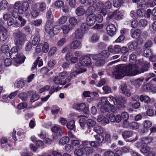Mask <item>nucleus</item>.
Here are the masks:
<instances>
[{"mask_svg": "<svg viewBox=\"0 0 156 156\" xmlns=\"http://www.w3.org/2000/svg\"><path fill=\"white\" fill-rule=\"evenodd\" d=\"M147 70V69L143 68L140 70L138 67L134 64H120L116 66L113 75L116 79H120L125 76H135Z\"/></svg>", "mask_w": 156, "mask_h": 156, "instance_id": "f257e3e1", "label": "nucleus"}, {"mask_svg": "<svg viewBox=\"0 0 156 156\" xmlns=\"http://www.w3.org/2000/svg\"><path fill=\"white\" fill-rule=\"evenodd\" d=\"M9 56L12 59H15L14 65L16 66L23 62L25 57L22 53H19L17 48L13 47L11 48L9 52Z\"/></svg>", "mask_w": 156, "mask_h": 156, "instance_id": "f03ea898", "label": "nucleus"}, {"mask_svg": "<svg viewBox=\"0 0 156 156\" xmlns=\"http://www.w3.org/2000/svg\"><path fill=\"white\" fill-rule=\"evenodd\" d=\"M29 6L28 2H23L21 3L19 1L15 2L13 6V8L17 10L19 14H22L27 10Z\"/></svg>", "mask_w": 156, "mask_h": 156, "instance_id": "7ed1b4c3", "label": "nucleus"}, {"mask_svg": "<svg viewBox=\"0 0 156 156\" xmlns=\"http://www.w3.org/2000/svg\"><path fill=\"white\" fill-rule=\"evenodd\" d=\"M15 39V42L17 47L19 45L21 46L25 40L26 36L22 32L17 31L13 34Z\"/></svg>", "mask_w": 156, "mask_h": 156, "instance_id": "20e7f679", "label": "nucleus"}, {"mask_svg": "<svg viewBox=\"0 0 156 156\" xmlns=\"http://www.w3.org/2000/svg\"><path fill=\"white\" fill-rule=\"evenodd\" d=\"M80 65L84 67H90L92 65L91 60L90 58V54H87L82 56L79 60Z\"/></svg>", "mask_w": 156, "mask_h": 156, "instance_id": "39448f33", "label": "nucleus"}, {"mask_svg": "<svg viewBox=\"0 0 156 156\" xmlns=\"http://www.w3.org/2000/svg\"><path fill=\"white\" fill-rule=\"evenodd\" d=\"M75 68L77 70L76 71L71 73L69 75L70 77L72 79L75 78L77 74L84 72L86 70L85 69L83 68L79 64H76Z\"/></svg>", "mask_w": 156, "mask_h": 156, "instance_id": "423d86ee", "label": "nucleus"}, {"mask_svg": "<svg viewBox=\"0 0 156 156\" xmlns=\"http://www.w3.org/2000/svg\"><path fill=\"white\" fill-rule=\"evenodd\" d=\"M127 100L126 98L120 96L117 97L115 104L117 105L118 109H120L122 108H125V104Z\"/></svg>", "mask_w": 156, "mask_h": 156, "instance_id": "0eeeda50", "label": "nucleus"}, {"mask_svg": "<svg viewBox=\"0 0 156 156\" xmlns=\"http://www.w3.org/2000/svg\"><path fill=\"white\" fill-rule=\"evenodd\" d=\"M95 138V141H91V146L94 147L98 146L99 144L101 143L104 141V137L102 135L97 134L94 136Z\"/></svg>", "mask_w": 156, "mask_h": 156, "instance_id": "6e6552de", "label": "nucleus"}, {"mask_svg": "<svg viewBox=\"0 0 156 156\" xmlns=\"http://www.w3.org/2000/svg\"><path fill=\"white\" fill-rule=\"evenodd\" d=\"M96 17L95 14H91L90 15L87 16L86 22L88 26H91L95 23Z\"/></svg>", "mask_w": 156, "mask_h": 156, "instance_id": "1a4fd4ad", "label": "nucleus"}, {"mask_svg": "<svg viewBox=\"0 0 156 156\" xmlns=\"http://www.w3.org/2000/svg\"><path fill=\"white\" fill-rule=\"evenodd\" d=\"M131 37L134 39H137L138 41L140 40V41L143 42V40L141 38V32L139 29H137L134 31L131 30Z\"/></svg>", "mask_w": 156, "mask_h": 156, "instance_id": "9d476101", "label": "nucleus"}, {"mask_svg": "<svg viewBox=\"0 0 156 156\" xmlns=\"http://www.w3.org/2000/svg\"><path fill=\"white\" fill-rule=\"evenodd\" d=\"M108 34L111 36H112L115 34L116 31L115 26L112 24H109L106 27Z\"/></svg>", "mask_w": 156, "mask_h": 156, "instance_id": "9b49d317", "label": "nucleus"}, {"mask_svg": "<svg viewBox=\"0 0 156 156\" xmlns=\"http://www.w3.org/2000/svg\"><path fill=\"white\" fill-rule=\"evenodd\" d=\"M81 42L78 40H75L73 41L69 45V48L71 49H76L81 47Z\"/></svg>", "mask_w": 156, "mask_h": 156, "instance_id": "f8f14e48", "label": "nucleus"}, {"mask_svg": "<svg viewBox=\"0 0 156 156\" xmlns=\"http://www.w3.org/2000/svg\"><path fill=\"white\" fill-rule=\"evenodd\" d=\"M109 51L113 54L119 53L120 51V46L119 45H111L108 48Z\"/></svg>", "mask_w": 156, "mask_h": 156, "instance_id": "ddd939ff", "label": "nucleus"}, {"mask_svg": "<svg viewBox=\"0 0 156 156\" xmlns=\"http://www.w3.org/2000/svg\"><path fill=\"white\" fill-rule=\"evenodd\" d=\"M120 89L122 91V93L125 96L129 97L130 96V93L128 88V86L125 83H122L120 85Z\"/></svg>", "mask_w": 156, "mask_h": 156, "instance_id": "4468645a", "label": "nucleus"}, {"mask_svg": "<svg viewBox=\"0 0 156 156\" xmlns=\"http://www.w3.org/2000/svg\"><path fill=\"white\" fill-rule=\"evenodd\" d=\"M51 130L58 136H62L63 134L61 126H53L51 128Z\"/></svg>", "mask_w": 156, "mask_h": 156, "instance_id": "2eb2a0df", "label": "nucleus"}, {"mask_svg": "<svg viewBox=\"0 0 156 156\" xmlns=\"http://www.w3.org/2000/svg\"><path fill=\"white\" fill-rule=\"evenodd\" d=\"M104 4L101 2H98L96 5V9L97 11H100L102 13L105 14L106 12V9L104 8Z\"/></svg>", "mask_w": 156, "mask_h": 156, "instance_id": "dca6fc26", "label": "nucleus"}, {"mask_svg": "<svg viewBox=\"0 0 156 156\" xmlns=\"http://www.w3.org/2000/svg\"><path fill=\"white\" fill-rule=\"evenodd\" d=\"M3 27L0 26V41H3L7 38V34L5 30H3Z\"/></svg>", "mask_w": 156, "mask_h": 156, "instance_id": "f3484780", "label": "nucleus"}, {"mask_svg": "<svg viewBox=\"0 0 156 156\" xmlns=\"http://www.w3.org/2000/svg\"><path fill=\"white\" fill-rule=\"evenodd\" d=\"M133 133L131 130H126L122 133V135L123 138L125 139L132 136L134 134Z\"/></svg>", "mask_w": 156, "mask_h": 156, "instance_id": "a211bd4d", "label": "nucleus"}, {"mask_svg": "<svg viewBox=\"0 0 156 156\" xmlns=\"http://www.w3.org/2000/svg\"><path fill=\"white\" fill-rule=\"evenodd\" d=\"M91 141H89L87 140L82 141L79 146H78V148L84 150L85 148L89 147L88 146V145H90L91 146Z\"/></svg>", "mask_w": 156, "mask_h": 156, "instance_id": "6ab92c4d", "label": "nucleus"}, {"mask_svg": "<svg viewBox=\"0 0 156 156\" xmlns=\"http://www.w3.org/2000/svg\"><path fill=\"white\" fill-rule=\"evenodd\" d=\"M144 78L143 77H141L137 79H135L132 81L133 84L137 87H139L142 84Z\"/></svg>", "mask_w": 156, "mask_h": 156, "instance_id": "aec40b11", "label": "nucleus"}, {"mask_svg": "<svg viewBox=\"0 0 156 156\" xmlns=\"http://www.w3.org/2000/svg\"><path fill=\"white\" fill-rule=\"evenodd\" d=\"M69 21V25L73 29L74 28L75 26L78 23L77 19L74 17L70 18Z\"/></svg>", "mask_w": 156, "mask_h": 156, "instance_id": "412c9836", "label": "nucleus"}, {"mask_svg": "<svg viewBox=\"0 0 156 156\" xmlns=\"http://www.w3.org/2000/svg\"><path fill=\"white\" fill-rule=\"evenodd\" d=\"M40 57H38V58L36 60L35 62H34L33 64V65L31 67V70H34V69H35L38 63L39 67H40L42 66L43 65V61L42 59H39L40 58Z\"/></svg>", "mask_w": 156, "mask_h": 156, "instance_id": "4be33fe9", "label": "nucleus"}, {"mask_svg": "<svg viewBox=\"0 0 156 156\" xmlns=\"http://www.w3.org/2000/svg\"><path fill=\"white\" fill-rule=\"evenodd\" d=\"M74 34L75 37L77 39H80L83 37V33L78 28L75 30Z\"/></svg>", "mask_w": 156, "mask_h": 156, "instance_id": "5701e85b", "label": "nucleus"}, {"mask_svg": "<svg viewBox=\"0 0 156 156\" xmlns=\"http://www.w3.org/2000/svg\"><path fill=\"white\" fill-rule=\"evenodd\" d=\"M98 122H101L102 123H108L109 122L108 119L102 115H100L98 117Z\"/></svg>", "mask_w": 156, "mask_h": 156, "instance_id": "b1692460", "label": "nucleus"}, {"mask_svg": "<svg viewBox=\"0 0 156 156\" xmlns=\"http://www.w3.org/2000/svg\"><path fill=\"white\" fill-rule=\"evenodd\" d=\"M86 13V10L82 6H80L76 9L75 13L77 16H83Z\"/></svg>", "mask_w": 156, "mask_h": 156, "instance_id": "393cba45", "label": "nucleus"}, {"mask_svg": "<svg viewBox=\"0 0 156 156\" xmlns=\"http://www.w3.org/2000/svg\"><path fill=\"white\" fill-rule=\"evenodd\" d=\"M128 47L129 49L132 51L136 49L138 46V43L136 41H131L128 44Z\"/></svg>", "mask_w": 156, "mask_h": 156, "instance_id": "a878e982", "label": "nucleus"}, {"mask_svg": "<svg viewBox=\"0 0 156 156\" xmlns=\"http://www.w3.org/2000/svg\"><path fill=\"white\" fill-rule=\"evenodd\" d=\"M95 11V8L94 6H89L86 11V15H90L91 14H95L94 12Z\"/></svg>", "mask_w": 156, "mask_h": 156, "instance_id": "bb28decb", "label": "nucleus"}, {"mask_svg": "<svg viewBox=\"0 0 156 156\" xmlns=\"http://www.w3.org/2000/svg\"><path fill=\"white\" fill-rule=\"evenodd\" d=\"M63 33L64 34H67L69 31L73 29L69 25H64L62 27Z\"/></svg>", "mask_w": 156, "mask_h": 156, "instance_id": "cd10ccee", "label": "nucleus"}, {"mask_svg": "<svg viewBox=\"0 0 156 156\" xmlns=\"http://www.w3.org/2000/svg\"><path fill=\"white\" fill-rule=\"evenodd\" d=\"M110 104H103L101 106L100 110L101 112L105 113L109 111Z\"/></svg>", "mask_w": 156, "mask_h": 156, "instance_id": "c85d7f7f", "label": "nucleus"}, {"mask_svg": "<svg viewBox=\"0 0 156 156\" xmlns=\"http://www.w3.org/2000/svg\"><path fill=\"white\" fill-rule=\"evenodd\" d=\"M140 100L141 102L144 101L146 104H148L151 101L149 97L147 96L141 95L140 97Z\"/></svg>", "mask_w": 156, "mask_h": 156, "instance_id": "c756f323", "label": "nucleus"}, {"mask_svg": "<svg viewBox=\"0 0 156 156\" xmlns=\"http://www.w3.org/2000/svg\"><path fill=\"white\" fill-rule=\"evenodd\" d=\"M69 137L67 136H64L60 139L59 143L60 144L63 145L69 143Z\"/></svg>", "mask_w": 156, "mask_h": 156, "instance_id": "7c9ffc66", "label": "nucleus"}, {"mask_svg": "<svg viewBox=\"0 0 156 156\" xmlns=\"http://www.w3.org/2000/svg\"><path fill=\"white\" fill-rule=\"evenodd\" d=\"M93 130L98 134H101L103 132L102 127L101 126L98 125L95 126L93 128Z\"/></svg>", "mask_w": 156, "mask_h": 156, "instance_id": "2f4dec72", "label": "nucleus"}, {"mask_svg": "<svg viewBox=\"0 0 156 156\" xmlns=\"http://www.w3.org/2000/svg\"><path fill=\"white\" fill-rule=\"evenodd\" d=\"M8 5V3L6 0H2L0 3V8L2 9H6Z\"/></svg>", "mask_w": 156, "mask_h": 156, "instance_id": "473e14b6", "label": "nucleus"}, {"mask_svg": "<svg viewBox=\"0 0 156 156\" xmlns=\"http://www.w3.org/2000/svg\"><path fill=\"white\" fill-rule=\"evenodd\" d=\"M124 12L123 11H117L115 14V18L116 20H120L123 17Z\"/></svg>", "mask_w": 156, "mask_h": 156, "instance_id": "72a5a7b5", "label": "nucleus"}, {"mask_svg": "<svg viewBox=\"0 0 156 156\" xmlns=\"http://www.w3.org/2000/svg\"><path fill=\"white\" fill-rule=\"evenodd\" d=\"M67 128L69 130H72L75 128V122L73 120H72L68 122L66 124Z\"/></svg>", "mask_w": 156, "mask_h": 156, "instance_id": "f704fd0d", "label": "nucleus"}, {"mask_svg": "<svg viewBox=\"0 0 156 156\" xmlns=\"http://www.w3.org/2000/svg\"><path fill=\"white\" fill-rule=\"evenodd\" d=\"M153 138L151 137H144L141 139V141L142 143L145 144H148L152 142Z\"/></svg>", "mask_w": 156, "mask_h": 156, "instance_id": "c9c22d12", "label": "nucleus"}, {"mask_svg": "<svg viewBox=\"0 0 156 156\" xmlns=\"http://www.w3.org/2000/svg\"><path fill=\"white\" fill-rule=\"evenodd\" d=\"M53 80L54 83L56 84H63L62 81L60 79V77L58 76H55L53 79Z\"/></svg>", "mask_w": 156, "mask_h": 156, "instance_id": "e433bc0d", "label": "nucleus"}, {"mask_svg": "<svg viewBox=\"0 0 156 156\" xmlns=\"http://www.w3.org/2000/svg\"><path fill=\"white\" fill-rule=\"evenodd\" d=\"M85 154L87 155H90L93 153V149L91 147H89L84 150Z\"/></svg>", "mask_w": 156, "mask_h": 156, "instance_id": "4c0bfd02", "label": "nucleus"}, {"mask_svg": "<svg viewBox=\"0 0 156 156\" xmlns=\"http://www.w3.org/2000/svg\"><path fill=\"white\" fill-rule=\"evenodd\" d=\"M123 0H113V5L115 7H120L122 4Z\"/></svg>", "mask_w": 156, "mask_h": 156, "instance_id": "58836bf2", "label": "nucleus"}, {"mask_svg": "<svg viewBox=\"0 0 156 156\" xmlns=\"http://www.w3.org/2000/svg\"><path fill=\"white\" fill-rule=\"evenodd\" d=\"M139 127V124L138 123L135 122H130L129 128L135 130L138 129Z\"/></svg>", "mask_w": 156, "mask_h": 156, "instance_id": "ea45409f", "label": "nucleus"}, {"mask_svg": "<svg viewBox=\"0 0 156 156\" xmlns=\"http://www.w3.org/2000/svg\"><path fill=\"white\" fill-rule=\"evenodd\" d=\"M144 55L147 57H150L152 55V52L151 50L149 48H146L143 51Z\"/></svg>", "mask_w": 156, "mask_h": 156, "instance_id": "a19ab883", "label": "nucleus"}, {"mask_svg": "<svg viewBox=\"0 0 156 156\" xmlns=\"http://www.w3.org/2000/svg\"><path fill=\"white\" fill-rule=\"evenodd\" d=\"M103 104H110L106 97H102L101 98V101L98 103V105L99 106V105H103Z\"/></svg>", "mask_w": 156, "mask_h": 156, "instance_id": "79ce46f5", "label": "nucleus"}, {"mask_svg": "<svg viewBox=\"0 0 156 156\" xmlns=\"http://www.w3.org/2000/svg\"><path fill=\"white\" fill-rule=\"evenodd\" d=\"M80 110H83V112L85 113H87L88 112V108L86 107L85 104L82 103L80 104Z\"/></svg>", "mask_w": 156, "mask_h": 156, "instance_id": "37998d69", "label": "nucleus"}, {"mask_svg": "<svg viewBox=\"0 0 156 156\" xmlns=\"http://www.w3.org/2000/svg\"><path fill=\"white\" fill-rule=\"evenodd\" d=\"M150 148L148 146L145 145L141 147L140 149V151L143 153L145 154L150 151Z\"/></svg>", "mask_w": 156, "mask_h": 156, "instance_id": "c03bdc74", "label": "nucleus"}, {"mask_svg": "<svg viewBox=\"0 0 156 156\" xmlns=\"http://www.w3.org/2000/svg\"><path fill=\"white\" fill-rule=\"evenodd\" d=\"M40 38L39 36H36L34 37L32 41V44L33 45H37L40 42Z\"/></svg>", "mask_w": 156, "mask_h": 156, "instance_id": "a18cd8bd", "label": "nucleus"}, {"mask_svg": "<svg viewBox=\"0 0 156 156\" xmlns=\"http://www.w3.org/2000/svg\"><path fill=\"white\" fill-rule=\"evenodd\" d=\"M99 38V35L97 34H94L92 36L91 38V41L93 43H95L98 41Z\"/></svg>", "mask_w": 156, "mask_h": 156, "instance_id": "49530a36", "label": "nucleus"}, {"mask_svg": "<svg viewBox=\"0 0 156 156\" xmlns=\"http://www.w3.org/2000/svg\"><path fill=\"white\" fill-rule=\"evenodd\" d=\"M86 123L88 126L89 127L94 126L96 124V122L93 119H89L87 121Z\"/></svg>", "mask_w": 156, "mask_h": 156, "instance_id": "de8ad7c7", "label": "nucleus"}, {"mask_svg": "<svg viewBox=\"0 0 156 156\" xmlns=\"http://www.w3.org/2000/svg\"><path fill=\"white\" fill-rule=\"evenodd\" d=\"M88 25L86 23H82L80 26V30L83 33L89 30V28L88 27Z\"/></svg>", "mask_w": 156, "mask_h": 156, "instance_id": "09e8293b", "label": "nucleus"}, {"mask_svg": "<svg viewBox=\"0 0 156 156\" xmlns=\"http://www.w3.org/2000/svg\"><path fill=\"white\" fill-rule=\"evenodd\" d=\"M60 27L59 25H55L52 29L53 33L54 35L58 34L60 32Z\"/></svg>", "mask_w": 156, "mask_h": 156, "instance_id": "8fccbe9b", "label": "nucleus"}, {"mask_svg": "<svg viewBox=\"0 0 156 156\" xmlns=\"http://www.w3.org/2000/svg\"><path fill=\"white\" fill-rule=\"evenodd\" d=\"M1 51H2L5 53L9 52V46L6 45H3L1 47Z\"/></svg>", "mask_w": 156, "mask_h": 156, "instance_id": "3c124183", "label": "nucleus"}, {"mask_svg": "<svg viewBox=\"0 0 156 156\" xmlns=\"http://www.w3.org/2000/svg\"><path fill=\"white\" fill-rule=\"evenodd\" d=\"M137 4L138 8H144L145 6L146 2L144 0H139Z\"/></svg>", "mask_w": 156, "mask_h": 156, "instance_id": "603ef678", "label": "nucleus"}, {"mask_svg": "<svg viewBox=\"0 0 156 156\" xmlns=\"http://www.w3.org/2000/svg\"><path fill=\"white\" fill-rule=\"evenodd\" d=\"M83 153V151L79 148L76 149L74 152V154L77 156H82Z\"/></svg>", "mask_w": 156, "mask_h": 156, "instance_id": "864d4df0", "label": "nucleus"}, {"mask_svg": "<svg viewBox=\"0 0 156 156\" xmlns=\"http://www.w3.org/2000/svg\"><path fill=\"white\" fill-rule=\"evenodd\" d=\"M19 97L23 101L27 100V95L25 93H20L18 95Z\"/></svg>", "mask_w": 156, "mask_h": 156, "instance_id": "5fc2aeb1", "label": "nucleus"}, {"mask_svg": "<svg viewBox=\"0 0 156 156\" xmlns=\"http://www.w3.org/2000/svg\"><path fill=\"white\" fill-rule=\"evenodd\" d=\"M100 54L101 56L105 58H108L110 54L109 51L106 50H103Z\"/></svg>", "mask_w": 156, "mask_h": 156, "instance_id": "6e6d98bb", "label": "nucleus"}, {"mask_svg": "<svg viewBox=\"0 0 156 156\" xmlns=\"http://www.w3.org/2000/svg\"><path fill=\"white\" fill-rule=\"evenodd\" d=\"M130 123L128 120H124L122 122V127L124 128L128 129L129 128Z\"/></svg>", "mask_w": 156, "mask_h": 156, "instance_id": "4d7b16f0", "label": "nucleus"}, {"mask_svg": "<svg viewBox=\"0 0 156 156\" xmlns=\"http://www.w3.org/2000/svg\"><path fill=\"white\" fill-rule=\"evenodd\" d=\"M54 4L55 6L57 8H60L63 6L64 3L62 1L58 0L56 1Z\"/></svg>", "mask_w": 156, "mask_h": 156, "instance_id": "13d9d810", "label": "nucleus"}, {"mask_svg": "<svg viewBox=\"0 0 156 156\" xmlns=\"http://www.w3.org/2000/svg\"><path fill=\"white\" fill-rule=\"evenodd\" d=\"M46 17L48 19V20L50 21H53V16L52 13L50 10H49L47 12Z\"/></svg>", "mask_w": 156, "mask_h": 156, "instance_id": "bf43d9fd", "label": "nucleus"}, {"mask_svg": "<svg viewBox=\"0 0 156 156\" xmlns=\"http://www.w3.org/2000/svg\"><path fill=\"white\" fill-rule=\"evenodd\" d=\"M67 20V18L66 16H63L59 19L58 23L60 24H64L66 22Z\"/></svg>", "mask_w": 156, "mask_h": 156, "instance_id": "052dcab7", "label": "nucleus"}, {"mask_svg": "<svg viewBox=\"0 0 156 156\" xmlns=\"http://www.w3.org/2000/svg\"><path fill=\"white\" fill-rule=\"evenodd\" d=\"M39 10L41 12H44L46 9V5L44 2H41L39 3Z\"/></svg>", "mask_w": 156, "mask_h": 156, "instance_id": "680f3d73", "label": "nucleus"}, {"mask_svg": "<svg viewBox=\"0 0 156 156\" xmlns=\"http://www.w3.org/2000/svg\"><path fill=\"white\" fill-rule=\"evenodd\" d=\"M34 47L30 42H28L26 44L25 50L27 51H30L33 49Z\"/></svg>", "mask_w": 156, "mask_h": 156, "instance_id": "e2e57ef3", "label": "nucleus"}, {"mask_svg": "<svg viewBox=\"0 0 156 156\" xmlns=\"http://www.w3.org/2000/svg\"><path fill=\"white\" fill-rule=\"evenodd\" d=\"M71 144L74 146H77L78 147V146L80 145V142L78 140L76 139H73L71 140L70 141Z\"/></svg>", "mask_w": 156, "mask_h": 156, "instance_id": "0e129e2a", "label": "nucleus"}, {"mask_svg": "<svg viewBox=\"0 0 156 156\" xmlns=\"http://www.w3.org/2000/svg\"><path fill=\"white\" fill-rule=\"evenodd\" d=\"M105 63V60L104 59H98L96 62L95 65L97 66H100L103 65Z\"/></svg>", "mask_w": 156, "mask_h": 156, "instance_id": "69168bd1", "label": "nucleus"}, {"mask_svg": "<svg viewBox=\"0 0 156 156\" xmlns=\"http://www.w3.org/2000/svg\"><path fill=\"white\" fill-rule=\"evenodd\" d=\"M57 50V48L56 47H53L50 48L48 52V55L49 56H52L54 55L55 53Z\"/></svg>", "mask_w": 156, "mask_h": 156, "instance_id": "338daca9", "label": "nucleus"}, {"mask_svg": "<svg viewBox=\"0 0 156 156\" xmlns=\"http://www.w3.org/2000/svg\"><path fill=\"white\" fill-rule=\"evenodd\" d=\"M151 125V122L149 120H145L143 123V126L146 128H149Z\"/></svg>", "mask_w": 156, "mask_h": 156, "instance_id": "774afa93", "label": "nucleus"}]
</instances>
